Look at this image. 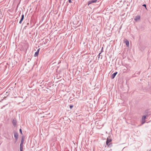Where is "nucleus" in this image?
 Here are the masks:
<instances>
[{"label": "nucleus", "instance_id": "1", "mask_svg": "<svg viewBox=\"0 0 151 151\" xmlns=\"http://www.w3.org/2000/svg\"><path fill=\"white\" fill-rule=\"evenodd\" d=\"M14 136L16 140V142L17 141L18 138V133L16 131L14 132Z\"/></svg>", "mask_w": 151, "mask_h": 151}, {"label": "nucleus", "instance_id": "2", "mask_svg": "<svg viewBox=\"0 0 151 151\" xmlns=\"http://www.w3.org/2000/svg\"><path fill=\"white\" fill-rule=\"evenodd\" d=\"M12 122L13 126L15 127L17 125V122L15 118H14L12 120Z\"/></svg>", "mask_w": 151, "mask_h": 151}, {"label": "nucleus", "instance_id": "3", "mask_svg": "<svg viewBox=\"0 0 151 151\" xmlns=\"http://www.w3.org/2000/svg\"><path fill=\"white\" fill-rule=\"evenodd\" d=\"M97 0H91L89 1L88 3V5H89V4L92 3H96Z\"/></svg>", "mask_w": 151, "mask_h": 151}, {"label": "nucleus", "instance_id": "4", "mask_svg": "<svg viewBox=\"0 0 151 151\" xmlns=\"http://www.w3.org/2000/svg\"><path fill=\"white\" fill-rule=\"evenodd\" d=\"M146 118V116H144L142 117L141 124H143L145 122V120Z\"/></svg>", "mask_w": 151, "mask_h": 151}, {"label": "nucleus", "instance_id": "5", "mask_svg": "<svg viewBox=\"0 0 151 151\" xmlns=\"http://www.w3.org/2000/svg\"><path fill=\"white\" fill-rule=\"evenodd\" d=\"M140 17L139 16H137L135 17L134 18V20L136 21L137 22L140 19Z\"/></svg>", "mask_w": 151, "mask_h": 151}, {"label": "nucleus", "instance_id": "6", "mask_svg": "<svg viewBox=\"0 0 151 151\" xmlns=\"http://www.w3.org/2000/svg\"><path fill=\"white\" fill-rule=\"evenodd\" d=\"M117 72H116L114 73L111 76V78L112 79H113L115 77L116 75L117 74Z\"/></svg>", "mask_w": 151, "mask_h": 151}, {"label": "nucleus", "instance_id": "7", "mask_svg": "<svg viewBox=\"0 0 151 151\" xmlns=\"http://www.w3.org/2000/svg\"><path fill=\"white\" fill-rule=\"evenodd\" d=\"M111 140H112L111 139L107 138L106 141V144L108 145V144L111 141Z\"/></svg>", "mask_w": 151, "mask_h": 151}, {"label": "nucleus", "instance_id": "8", "mask_svg": "<svg viewBox=\"0 0 151 151\" xmlns=\"http://www.w3.org/2000/svg\"><path fill=\"white\" fill-rule=\"evenodd\" d=\"M39 50L40 48L38 49L37 50V51L35 52V54L34 55L35 57H36L38 55L39 53Z\"/></svg>", "mask_w": 151, "mask_h": 151}, {"label": "nucleus", "instance_id": "9", "mask_svg": "<svg viewBox=\"0 0 151 151\" xmlns=\"http://www.w3.org/2000/svg\"><path fill=\"white\" fill-rule=\"evenodd\" d=\"M125 43H126V45L127 46L129 47V41L127 40H126L125 42Z\"/></svg>", "mask_w": 151, "mask_h": 151}, {"label": "nucleus", "instance_id": "10", "mask_svg": "<svg viewBox=\"0 0 151 151\" xmlns=\"http://www.w3.org/2000/svg\"><path fill=\"white\" fill-rule=\"evenodd\" d=\"M23 143H20V150H23Z\"/></svg>", "mask_w": 151, "mask_h": 151}, {"label": "nucleus", "instance_id": "11", "mask_svg": "<svg viewBox=\"0 0 151 151\" xmlns=\"http://www.w3.org/2000/svg\"><path fill=\"white\" fill-rule=\"evenodd\" d=\"M108 147H111L112 146V143H109V144H108V145H107Z\"/></svg>", "mask_w": 151, "mask_h": 151}, {"label": "nucleus", "instance_id": "12", "mask_svg": "<svg viewBox=\"0 0 151 151\" xmlns=\"http://www.w3.org/2000/svg\"><path fill=\"white\" fill-rule=\"evenodd\" d=\"M23 19H24L22 18H21L19 22V24H21L22 23V21L23 20Z\"/></svg>", "mask_w": 151, "mask_h": 151}, {"label": "nucleus", "instance_id": "13", "mask_svg": "<svg viewBox=\"0 0 151 151\" xmlns=\"http://www.w3.org/2000/svg\"><path fill=\"white\" fill-rule=\"evenodd\" d=\"M24 141V139L22 137V139H21L20 143L23 144Z\"/></svg>", "mask_w": 151, "mask_h": 151}, {"label": "nucleus", "instance_id": "14", "mask_svg": "<svg viewBox=\"0 0 151 151\" xmlns=\"http://www.w3.org/2000/svg\"><path fill=\"white\" fill-rule=\"evenodd\" d=\"M47 40H45V42H44V41H43V43H44V44H45L46 43V42L47 43Z\"/></svg>", "mask_w": 151, "mask_h": 151}, {"label": "nucleus", "instance_id": "15", "mask_svg": "<svg viewBox=\"0 0 151 151\" xmlns=\"http://www.w3.org/2000/svg\"><path fill=\"white\" fill-rule=\"evenodd\" d=\"M19 132H20V133L21 134H22V129H19Z\"/></svg>", "mask_w": 151, "mask_h": 151}, {"label": "nucleus", "instance_id": "16", "mask_svg": "<svg viewBox=\"0 0 151 151\" xmlns=\"http://www.w3.org/2000/svg\"><path fill=\"white\" fill-rule=\"evenodd\" d=\"M143 6L145 7L146 9H147L146 5L145 4H144L142 5Z\"/></svg>", "mask_w": 151, "mask_h": 151}, {"label": "nucleus", "instance_id": "17", "mask_svg": "<svg viewBox=\"0 0 151 151\" xmlns=\"http://www.w3.org/2000/svg\"><path fill=\"white\" fill-rule=\"evenodd\" d=\"M73 107V105H70V108L71 109Z\"/></svg>", "mask_w": 151, "mask_h": 151}, {"label": "nucleus", "instance_id": "18", "mask_svg": "<svg viewBox=\"0 0 151 151\" xmlns=\"http://www.w3.org/2000/svg\"><path fill=\"white\" fill-rule=\"evenodd\" d=\"M24 15L23 14H22V17H21V18H23L24 19Z\"/></svg>", "mask_w": 151, "mask_h": 151}, {"label": "nucleus", "instance_id": "19", "mask_svg": "<svg viewBox=\"0 0 151 151\" xmlns=\"http://www.w3.org/2000/svg\"><path fill=\"white\" fill-rule=\"evenodd\" d=\"M71 0H68V1L69 3H70L72 2Z\"/></svg>", "mask_w": 151, "mask_h": 151}, {"label": "nucleus", "instance_id": "20", "mask_svg": "<svg viewBox=\"0 0 151 151\" xmlns=\"http://www.w3.org/2000/svg\"><path fill=\"white\" fill-rule=\"evenodd\" d=\"M101 53H99V55H98V56H99V57H100V54Z\"/></svg>", "mask_w": 151, "mask_h": 151}, {"label": "nucleus", "instance_id": "21", "mask_svg": "<svg viewBox=\"0 0 151 151\" xmlns=\"http://www.w3.org/2000/svg\"><path fill=\"white\" fill-rule=\"evenodd\" d=\"M102 49H103V47H102V50H101L102 51Z\"/></svg>", "mask_w": 151, "mask_h": 151}, {"label": "nucleus", "instance_id": "22", "mask_svg": "<svg viewBox=\"0 0 151 151\" xmlns=\"http://www.w3.org/2000/svg\"><path fill=\"white\" fill-rule=\"evenodd\" d=\"M20 151H23V150H20Z\"/></svg>", "mask_w": 151, "mask_h": 151}]
</instances>
